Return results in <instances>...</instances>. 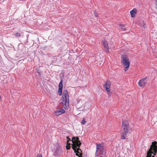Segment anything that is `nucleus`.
<instances>
[{
  "label": "nucleus",
  "mask_w": 157,
  "mask_h": 157,
  "mask_svg": "<svg viewBox=\"0 0 157 157\" xmlns=\"http://www.w3.org/2000/svg\"><path fill=\"white\" fill-rule=\"evenodd\" d=\"M79 139L78 137H73V144H72V148L74 151V152L76 153V155L78 156V153H79L80 155H82V151L79 147L81 144V143L79 140Z\"/></svg>",
  "instance_id": "1"
},
{
  "label": "nucleus",
  "mask_w": 157,
  "mask_h": 157,
  "mask_svg": "<svg viewBox=\"0 0 157 157\" xmlns=\"http://www.w3.org/2000/svg\"><path fill=\"white\" fill-rule=\"evenodd\" d=\"M157 142H153L152 143L150 148L147 151V155L146 157H154L157 151Z\"/></svg>",
  "instance_id": "2"
},
{
  "label": "nucleus",
  "mask_w": 157,
  "mask_h": 157,
  "mask_svg": "<svg viewBox=\"0 0 157 157\" xmlns=\"http://www.w3.org/2000/svg\"><path fill=\"white\" fill-rule=\"evenodd\" d=\"M62 103L63 105L64 108L67 109L69 107V94L67 90H64L63 92L62 96Z\"/></svg>",
  "instance_id": "3"
},
{
  "label": "nucleus",
  "mask_w": 157,
  "mask_h": 157,
  "mask_svg": "<svg viewBox=\"0 0 157 157\" xmlns=\"http://www.w3.org/2000/svg\"><path fill=\"white\" fill-rule=\"evenodd\" d=\"M121 64L124 66V71H126L128 69L130 62L129 59L126 55H123L121 57Z\"/></svg>",
  "instance_id": "4"
},
{
  "label": "nucleus",
  "mask_w": 157,
  "mask_h": 157,
  "mask_svg": "<svg viewBox=\"0 0 157 157\" xmlns=\"http://www.w3.org/2000/svg\"><path fill=\"white\" fill-rule=\"evenodd\" d=\"M128 125V121H125L123 122L122 125V132H124L125 136H126L129 130V127Z\"/></svg>",
  "instance_id": "5"
},
{
  "label": "nucleus",
  "mask_w": 157,
  "mask_h": 157,
  "mask_svg": "<svg viewBox=\"0 0 157 157\" xmlns=\"http://www.w3.org/2000/svg\"><path fill=\"white\" fill-rule=\"evenodd\" d=\"M110 82L108 80L103 85L104 88L107 92H110Z\"/></svg>",
  "instance_id": "6"
},
{
  "label": "nucleus",
  "mask_w": 157,
  "mask_h": 157,
  "mask_svg": "<svg viewBox=\"0 0 157 157\" xmlns=\"http://www.w3.org/2000/svg\"><path fill=\"white\" fill-rule=\"evenodd\" d=\"M146 83V78H144L139 81L138 85L140 87H144L145 86Z\"/></svg>",
  "instance_id": "7"
},
{
  "label": "nucleus",
  "mask_w": 157,
  "mask_h": 157,
  "mask_svg": "<svg viewBox=\"0 0 157 157\" xmlns=\"http://www.w3.org/2000/svg\"><path fill=\"white\" fill-rule=\"evenodd\" d=\"M62 152L61 147L59 146L56 149L54 155L56 156H59L62 154Z\"/></svg>",
  "instance_id": "8"
},
{
  "label": "nucleus",
  "mask_w": 157,
  "mask_h": 157,
  "mask_svg": "<svg viewBox=\"0 0 157 157\" xmlns=\"http://www.w3.org/2000/svg\"><path fill=\"white\" fill-rule=\"evenodd\" d=\"M63 81L61 80L59 82V85L58 94L59 95L62 94V89L63 88Z\"/></svg>",
  "instance_id": "9"
},
{
  "label": "nucleus",
  "mask_w": 157,
  "mask_h": 157,
  "mask_svg": "<svg viewBox=\"0 0 157 157\" xmlns=\"http://www.w3.org/2000/svg\"><path fill=\"white\" fill-rule=\"evenodd\" d=\"M65 110L63 109H61L60 110H58L57 111H56L55 112V115L56 116H59V115H60L63 113H64Z\"/></svg>",
  "instance_id": "10"
},
{
  "label": "nucleus",
  "mask_w": 157,
  "mask_h": 157,
  "mask_svg": "<svg viewBox=\"0 0 157 157\" xmlns=\"http://www.w3.org/2000/svg\"><path fill=\"white\" fill-rule=\"evenodd\" d=\"M103 44L105 48L106 49V52H108L109 48L107 42L106 41L104 40L103 42Z\"/></svg>",
  "instance_id": "11"
},
{
  "label": "nucleus",
  "mask_w": 157,
  "mask_h": 157,
  "mask_svg": "<svg viewBox=\"0 0 157 157\" xmlns=\"http://www.w3.org/2000/svg\"><path fill=\"white\" fill-rule=\"evenodd\" d=\"M136 9H133L132 10L130 11V13L132 17H134L135 16L136 13Z\"/></svg>",
  "instance_id": "12"
},
{
  "label": "nucleus",
  "mask_w": 157,
  "mask_h": 157,
  "mask_svg": "<svg viewBox=\"0 0 157 157\" xmlns=\"http://www.w3.org/2000/svg\"><path fill=\"white\" fill-rule=\"evenodd\" d=\"M103 147L101 144H96V153L101 148V147Z\"/></svg>",
  "instance_id": "13"
},
{
  "label": "nucleus",
  "mask_w": 157,
  "mask_h": 157,
  "mask_svg": "<svg viewBox=\"0 0 157 157\" xmlns=\"http://www.w3.org/2000/svg\"><path fill=\"white\" fill-rule=\"evenodd\" d=\"M119 26L124 31L125 30L126 28L124 25L122 24H120L119 25Z\"/></svg>",
  "instance_id": "14"
},
{
  "label": "nucleus",
  "mask_w": 157,
  "mask_h": 157,
  "mask_svg": "<svg viewBox=\"0 0 157 157\" xmlns=\"http://www.w3.org/2000/svg\"><path fill=\"white\" fill-rule=\"evenodd\" d=\"M99 150V153L100 154H103V152H104V149L103 148V147H102Z\"/></svg>",
  "instance_id": "15"
},
{
  "label": "nucleus",
  "mask_w": 157,
  "mask_h": 157,
  "mask_svg": "<svg viewBox=\"0 0 157 157\" xmlns=\"http://www.w3.org/2000/svg\"><path fill=\"white\" fill-rule=\"evenodd\" d=\"M126 136H125L124 135V132H122L121 133V138L122 139H125V137Z\"/></svg>",
  "instance_id": "16"
},
{
  "label": "nucleus",
  "mask_w": 157,
  "mask_h": 157,
  "mask_svg": "<svg viewBox=\"0 0 157 157\" xmlns=\"http://www.w3.org/2000/svg\"><path fill=\"white\" fill-rule=\"evenodd\" d=\"M66 138L67 139V144H69L68 143L69 142V141H71L73 143L72 140H73V139H72V140H71L69 137L68 136H67L66 137Z\"/></svg>",
  "instance_id": "17"
},
{
  "label": "nucleus",
  "mask_w": 157,
  "mask_h": 157,
  "mask_svg": "<svg viewBox=\"0 0 157 157\" xmlns=\"http://www.w3.org/2000/svg\"><path fill=\"white\" fill-rule=\"evenodd\" d=\"M14 35L16 37H20L21 36V33H16Z\"/></svg>",
  "instance_id": "18"
},
{
  "label": "nucleus",
  "mask_w": 157,
  "mask_h": 157,
  "mask_svg": "<svg viewBox=\"0 0 157 157\" xmlns=\"http://www.w3.org/2000/svg\"><path fill=\"white\" fill-rule=\"evenodd\" d=\"M86 123V122L85 121V119L83 118V120L82 121L81 123L82 124H85Z\"/></svg>",
  "instance_id": "19"
},
{
  "label": "nucleus",
  "mask_w": 157,
  "mask_h": 157,
  "mask_svg": "<svg viewBox=\"0 0 157 157\" xmlns=\"http://www.w3.org/2000/svg\"><path fill=\"white\" fill-rule=\"evenodd\" d=\"M70 144H67V146H66V148L67 150H69L70 148Z\"/></svg>",
  "instance_id": "20"
},
{
  "label": "nucleus",
  "mask_w": 157,
  "mask_h": 157,
  "mask_svg": "<svg viewBox=\"0 0 157 157\" xmlns=\"http://www.w3.org/2000/svg\"><path fill=\"white\" fill-rule=\"evenodd\" d=\"M36 157H42V156L41 154H38Z\"/></svg>",
  "instance_id": "21"
},
{
  "label": "nucleus",
  "mask_w": 157,
  "mask_h": 157,
  "mask_svg": "<svg viewBox=\"0 0 157 157\" xmlns=\"http://www.w3.org/2000/svg\"><path fill=\"white\" fill-rule=\"evenodd\" d=\"M97 13H96V12H94V15L95 16L97 17Z\"/></svg>",
  "instance_id": "22"
},
{
  "label": "nucleus",
  "mask_w": 157,
  "mask_h": 157,
  "mask_svg": "<svg viewBox=\"0 0 157 157\" xmlns=\"http://www.w3.org/2000/svg\"><path fill=\"white\" fill-rule=\"evenodd\" d=\"M155 8L157 10V5H156Z\"/></svg>",
  "instance_id": "23"
},
{
  "label": "nucleus",
  "mask_w": 157,
  "mask_h": 157,
  "mask_svg": "<svg viewBox=\"0 0 157 157\" xmlns=\"http://www.w3.org/2000/svg\"><path fill=\"white\" fill-rule=\"evenodd\" d=\"M155 1L157 3V0H155Z\"/></svg>",
  "instance_id": "24"
},
{
  "label": "nucleus",
  "mask_w": 157,
  "mask_h": 157,
  "mask_svg": "<svg viewBox=\"0 0 157 157\" xmlns=\"http://www.w3.org/2000/svg\"><path fill=\"white\" fill-rule=\"evenodd\" d=\"M144 25H145V24H143V26H144Z\"/></svg>",
  "instance_id": "25"
},
{
  "label": "nucleus",
  "mask_w": 157,
  "mask_h": 157,
  "mask_svg": "<svg viewBox=\"0 0 157 157\" xmlns=\"http://www.w3.org/2000/svg\"><path fill=\"white\" fill-rule=\"evenodd\" d=\"M101 157H102L101 156H100Z\"/></svg>",
  "instance_id": "26"
},
{
  "label": "nucleus",
  "mask_w": 157,
  "mask_h": 157,
  "mask_svg": "<svg viewBox=\"0 0 157 157\" xmlns=\"http://www.w3.org/2000/svg\"><path fill=\"white\" fill-rule=\"evenodd\" d=\"M79 157H82V156H81V157H80V156H79Z\"/></svg>",
  "instance_id": "27"
}]
</instances>
